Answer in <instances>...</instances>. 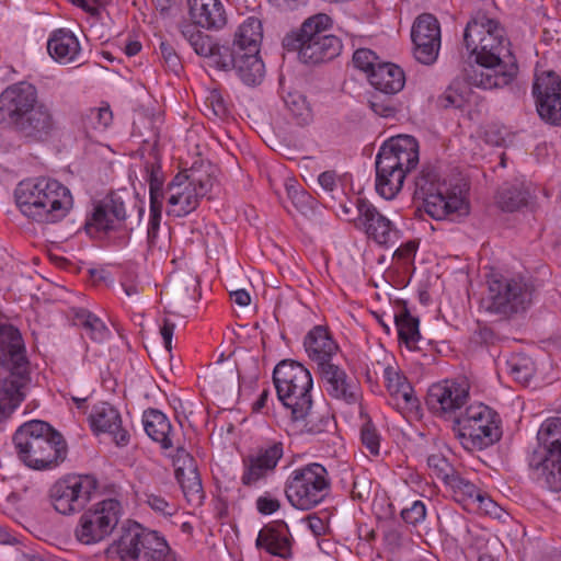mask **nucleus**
I'll return each instance as SVG.
<instances>
[{
	"mask_svg": "<svg viewBox=\"0 0 561 561\" xmlns=\"http://www.w3.org/2000/svg\"><path fill=\"white\" fill-rule=\"evenodd\" d=\"M466 48L476 55L477 66L463 70V80L485 90L508 85L518 72L510 42L496 20L478 12L467 23L463 32Z\"/></svg>",
	"mask_w": 561,
	"mask_h": 561,
	"instance_id": "obj_1",
	"label": "nucleus"
},
{
	"mask_svg": "<svg viewBox=\"0 0 561 561\" xmlns=\"http://www.w3.org/2000/svg\"><path fill=\"white\" fill-rule=\"evenodd\" d=\"M0 124H5L22 137L44 140L55 129L51 110L37 100L36 88L19 82L0 94Z\"/></svg>",
	"mask_w": 561,
	"mask_h": 561,
	"instance_id": "obj_2",
	"label": "nucleus"
},
{
	"mask_svg": "<svg viewBox=\"0 0 561 561\" xmlns=\"http://www.w3.org/2000/svg\"><path fill=\"white\" fill-rule=\"evenodd\" d=\"M14 196L21 213L39 224L58 222L72 208V196L68 187L49 178L20 182Z\"/></svg>",
	"mask_w": 561,
	"mask_h": 561,
	"instance_id": "obj_3",
	"label": "nucleus"
},
{
	"mask_svg": "<svg viewBox=\"0 0 561 561\" xmlns=\"http://www.w3.org/2000/svg\"><path fill=\"white\" fill-rule=\"evenodd\" d=\"M13 444L19 459L34 470L53 469L67 457L62 435L41 420L22 424L13 435Z\"/></svg>",
	"mask_w": 561,
	"mask_h": 561,
	"instance_id": "obj_4",
	"label": "nucleus"
},
{
	"mask_svg": "<svg viewBox=\"0 0 561 561\" xmlns=\"http://www.w3.org/2000/svg\"><path fill=\"white\" fill-rule=\"evenodd\" d=\"M413 184V199L422 202L424 211L433 219L455 222L470 214L462 191L450 188L434 165H423Z\"/></svg>",
	"mask_w": 561,
	"mask_h": 561,
	"instance_id": "obj_5",
	"label": "nucleus"
},
{
	"mask_svg": "<svg viewBox=\"0 0 561 561\" xmlns=\"http://www.w3.org/2000/svg\"><path fill=\"white\" fill-rule=\"evenodd\" d=\"M419 163V144L409 135L386 141L376 157V190L386 199L393 198L402 188L407 175Z\"/></svg>",
	"mask_w": 561,
	"mask_h": 561,
	"instance_id": "obj_6",
	"label": "nucleus"
},
{
	"mask_svg": "<svg viewBox=\"0 0 561 561\" xmlns=\"http://www.w3.org/2000/svg\"><path fill=\"white\" fill-rule=\"evenodd\" d=\"M331 23V18L324 13L308 18L298 30L284 37V48L297 51L299 60L307 65L334 59L341 53L342 43L336 36L328 33Z\"/></svg>",
	"mask_w": 561,
	"mask_h": 561,
	"instance_id": "obj_7",
	"label": "nucleus"
},
{
	"mask_svg": "<svg viewBox=\"0 0 561 561\" xmlns=\"http://www.w3.org/2000/svg\"><path fill=\"white\" fill-rule=\"evenodd\" d=\"M107 553L119 561H178L164 537L136 522L122 527Z\"/></svg>",
	"mask_w": 561,
	"mask_h": 561,
	"instance_id": "obj_8",
	"label": "nucleus"
},
{
	"mask_svg": "<svg viewBox=\"0 0 561 561\" xmlns=\"http://www.w3.org/2000/svg\"><path fill=\"white\" fill-rule=\"evenodd\" d=\"M451 430L467 450L488 448L502 436L497 414L483 403L470 404L455 416Z\"/></svg>",
	"mask_w": 561,
	"mask_h": 561,
	"instance_id": "obj_9",
	"label": "nucleus"
},
{
	"mask_svg": "<svg viewBox=\"0 0 561 561\" xmlns=\"http://www.w3.org/2000/svg\"><path fill=\"white\" fill-rule=\"evenodd\" d=\"M537 447L528 457L529 468L551 491H561V417L546 420L537 433Z\"/></svg>",
	"mask_w": 561,
	"mask_h": 561,
	"instance_id": "obj_10",
	"label": "nucleus"
},
{
	"mask_svg": "<svg viewBox=\"0 0 561 561\" xmlns=\"http://www.w3.org/2000/svg\"><path fill=\"white\" fill-rule=\"evenodd\" d=\"M485 309L501 318L525 312L533 302L534 286L522 276H492L489 282Z\"/></svg>",
	"mask_w": 561,
	"mask_h": 561,
	"instance_id": "obj_11",
	"label": "nucleus"
},
{
	"mask_svg": "<svg viewBox=\"0 0 561 561\" xmlns=\"http://www.w3.org/2000/svg\"><path fill=\"white\" fill-rule=\"evenodd\" d=\"M330 488L327 469L318 462H312L290 473L286 481L285 494L295 508L308 511L325 499Z\"/></svg>",
	"mask_w": 561,
	"mask_h": 561,
	"instance_id": "obj_12",
	"label": "nucleus"
},
{
	"mask_svg": "<svg viewBox=\"0 0 561 561\" xmlns=\"http://www.w3.org/2000/svg\"><path fill=\"white\" fill-rule=\"evenodd\" d=\"M215 178L207 171L191 169L178 173L167 186L168 215L184 217L194 211L199 201L213 188Z\"/></svg>",
	"mask_w": 561,
	"mask_h": 561,
	"instance_id": "obj_13",
	"label": "nucleus"
},
{
	"mask_svg": "<svg viewBox=\"0 0 561 561\" xmlns=\"http://www.w3.org/2000/svg\"><path fill=\"white\" fill-rule=\"evenodd\" d=\"M122 516V505L115 499H106L92 505L80 517L75 530L76 538L84 545H92L108 537Z\"/></svg>",
	"mask_w": 561,
	"mask_h": 561,
	"instance_id": "obj_14",
	"label": "nucleus"
},
{
	"mask_svg": "<svg viewBox=\"0 0 561 561\" xmlns=\"http://www.w3.org/2000/svg\"><path fill=\"white\" fill-rule=\"evenodd\" d=\"M98 489V480L90 474L67 476L56 481L49 494L54 508L69 515L82 511Z\"/></svg>",
	"mask_w": 561,
	"mask_h": 561,
	"instance_id": "obj_15",
	"label": "nucleus"
},
{
	"mask_svg": "<svg viewBox=\"0 0 561 561\" xmlns=\"http://www.w3.org/2000/svg\"><path fill=\"white\" fill-rule=\"evenodd\" d=\"M533 94L540 118L561 126V78L553 71L542 72L534 81Z\"/></svg>",
	"mask_w": 561,
	"mask_h": 561,
	"instance_id": "obj_16",
	"label": "nucleus"
},
{
	"mask_svg": "<svg viewBox=\"0 0 561 561\" xmlns=\"http://www.w3.org/2000/svg\"><path fill=\"white\" fill-rule=\"evenodd\" d=\"M415 59L423 65L435 62L440 48V27L437 19L423 13L416 18L411 31Z\"/></svg>",
	"mask_w": 561,
	"mask_h": 561,
	"instance_id": "obj_17",
	"label": "nucleus"
},
{
	"mask_svg": "<svg viewBox=\"0 0 561 561\" xmlns=\"http://www.w3.org/2000/svg\"><path fill=\"white\" fill-rule=\"evenodd\" d=\"M356 209L357 217L353 219L356 228L362 229L379 245L388 247L394 243L398 230L370 202L357 198Z\"/></svg>",
	"mask_w": 561,
	"mask_h": 561,
	"instance_id": "obj_18",
	"label": "nucleus"
},
{
	"mask_svg": "<svg viewBox=\"0 0 561 561\" xmlns=\"http://www.w3.org/2000/svg\"><path fill=\"white\" fill-rule=\"evenodd\" d=\"M468 398L469 385L466 381L444 380L430 387L426 404L437 415L457 416V411L467 403Z\"/></svg>",
	"mask_w": 561,
	"mask_h": 561,
	"instance_id": "obj_19",
	"label": "nucleus"
},
{
	"mask_svg": "<svg viewBox=\"0 0 561 561\" xmlns=\"http://www.w3.org/2000/svg\"><path fill=\"white\" fill-rule=\"evenodd\" d=\"M289 397L277 394L283 405L290 410L291 420L296 423H302L306 432L310 434H320L327 431L331 425L328 415H322L313 410V402L310 392L293 389Z\"/></svg>",
	"mask_w": 561,
	"mask_h": 561,
	"instance_id": "obj_20",
	"label": "nucleus"
},
{
	"mask_svg": "<svg viewBox=\"0 0 561 561\" xmlns=\"http://www.w3.org/2000/svg\"><path fill=\"white\" fill-rule=\"evenodd\" d=\"M220 70H234L240 80L250 87L260 84L265 76V66L259 53H249L242 48L222 50Z\"/></svg>",
	"mask_w": 561,
	"mask_h": 561,
	"instance_id": "obj_21",
	"label": "nucleus"
},
{
	"mask_svg": "<svg viewBox=\"0 0 561 561\" xmlns=\"http://www.w3.org/2000/svg\"><path fill=\"white\" fill-rule=\"evenodd\" d=\"M0 364L8 373H30L21 333L11 324H0Z\"/></svg>",
	"mask_w": 561,
	"mask_h": 561,
	"instance_id": "obj_22",
	"label": "nucleus"
},
{
	"mask_svg": "<svg viewBox=\"0 0 561 561\" xmlns=\"http://www.w3.org/2000/svg\"><path fill=\"white\" fill-rule=\"evenodd\" d=\"M174 466L176 480L186 501L193 506H199L205 495L195 459L185 449L179 448Z\"/></svg>",
	"mask_w": 561,
	"mask_h": 561,
	"instance_id": "obj_23",
	"label": "nucleus"
},
{
	"mask_svg": "<svg viewBox=\"0 0 561 561\" xmlns=\"http://www.w3.org/2000/svg\"><path fill=\"white\" fill-rule=\"evenodd\" d=\"M284 446L280 442L261 447L256 455L248 456L244 460V472L241 481L244 485L251 486L261 479H264L268 472H272L279 459L283 457Z\"/></svg>",
	"mask_w": 561,
	"mask_h": 561,
	"instance_id": "obj_24",
	"label": "nucleus"
},
{
	"mask_svg": "<svg viewBox=\"0 0 561 561\" xmlns=\"http://www.w3.org/2000/svg\"><path fill=\"white\" fill-rule=\"evenodd\" d=\"M273 381L277 394L289 397L293 389L310 392L312 377L310 371L300 363L285 359L276 365L273 371Z\"/></svg>",
	"mask_w": 561,
	"mask_h": 561,
	"instance_id": "obj_25",
	"label": "nucleus"
},
{
	"mask_svg": "<svg viewBox=\"0 0 561 561\" xmlns=\"http://www.w3.org/2000/svg\"><path fill=\"white\" fill-rule=\"evenodd\" d=\"M327 393L333 399L354 404L358 400L357 386L348 379L346 373L333 364H321L318 368Z\"/></svg>",
	"mask_w": 561,
	"mask_h": 561,
	"instance_id": "obj_26",
	"label": "nucleus"
},
{
	"mask_svg": "<svg viewBox=\"0 0 561 561\" xmlns=\"http://www.w3.org/2000/svg\"><path fill=\"white\" fill-rule=\"evenodd\" d=\"M89 421L95 433L111 434L118 446H126L128 444L129 434L122 427V419L118 411L110 403L101 402L94 405Z\"/></svg>",
	"mask_w": 561,
	"mask_h": 561,
	"instance_id": "obj_27",
	"label": "nucleus"
},
{
	"mask_svg": "<svg viewBox=\"0 0 561 561\" xmlns=\"http://www.w3.org/2000/svg\"><path fill=\"white\" fill-rule=\"evenodd\" d=\"M30 381V373H9L0 381V424L10 419L24 400V389Z\"/></svg>",
	"mask_w": 561,
	"mask_h": 561,
	"instance_id": "obj_28",
	"label": "nucleus"
},
{
	"mask_svg": "<svg viewBox=\"0 0 561 561\" xmlns=\"http://www.w3.org/2000/svg\"><path fill=\"white\" fill-rule=\"evenodd\" d=\"M193 23L206 30H220L227 23L226 11L220 0H187Z\"/></svg>",
	"mask_w": 561,
	"mask_h": 561,
	"instance_id": "obj_29",
	"label": "nucleus"
},
{
	"mask_svg": "<svg viewBox=\"0 0 561 561\" xmlns=\"http://www.w3.org/2000/svg\"><path fill=\"white\" fill-rule=\"evenodd\" d=\"M304 345L308 356L317 363L318 368L321 367V364L331 363L332 356L339 350L337 344L322 325H317L309 331L305 337Z\"/></svg>",
	"mask_w": 561,
	"mask_h": 561,
	"instance_id": "obj_30",
	"label": "nucleus"
},
{
	"mask_svg": "<svg viewBox=\"0 0 561 561\" xmlns=\"http://www.w3.org/2000/svg\"><path fill=\"white\" fill-rule=\"evenodd\" d=\"M255 546L265 549L270 554L287 557L290 549L287 524L284 520H276L264 526L257 535Z\"/></svg>",
	"mask_w": 561,
	"mask_h": 561,
	"instance_id": "obj_31",
	"label": "nucleus"
},
{
	"mask_svg": "<svg viewBox=\"0 0 561 561\" xmlns=\"http://www.w3.org/2000/svg\"><path fill=\"white\" fill-rule=\"evenodd\" d=\"M126 219V208L122 198L115 194L110 195L99 204L87 222V229L95 228L99 231H108L115 228V221Z\"/></svg>",
	"mask_w": 561,
	"mask_h": 561,
	"instance_id": "obj_32",
	"label": "nucleus"
},
{
	"mask_svg": "<svg viewBox=\"0 0 561 561\" xmlns=\"http://www.w3.org/2000/svg\"><path fill=\"white\" fill-rule=\"evenodd\" d=\"M47 50L55 61L68 65L79 59L81 47L78 38L70 31L59 28L50 35Z\"/></svg>",
	"mask_w": 561,
	"mask_h": 561,
	"instance_id": "obj_33",
	"label": "nucleus"
},
{
	"mask_svg": "<svg viewBox=\"0 0 561 561\" xmlns=\"http://www.w3.org/2000/svg\"><path fill=\"white\" fill-rule=\"evenodd\" d=\"M182 34L198 56L209 58L211 65L220 70V59L224 56L222 50H228L229 46H219L209 35L196 30L194 25L184 26Z\"/></svg>",
	"mask_w": 561,
	"mask_h": 561,
	"instance_id": "obj_34",
	"label": "nucleus"
},
{
	"mask_svg": "<svg viewBox=\"0 0 561 561\" xmlns=\"http://www.w3.org/2000/svg\"><path fill=\"white\" fill-rule=\"evenodd\" d=\"M368 80L375 90H380L388 94H396L403 89L405 76L399 66L382 62L378 64L377 69L369 73Z\"/></svg>",
	"mask_w": 561,
	"mask_h": 561,
	"instance_id": "obj_35",
	"label": "nucleus"
},
{
	"mask_svg": "<svg viewBox=\"0 0 561 561\" xmlns=\"http://www.w3.org/2000/svg\"><path fill=\"white\" fill-rule=\"evenodd\" d=\"M263 37L262 23L257 18H248L234 34L229 49L242 48L249 53H260V44Z\"/></svg>",
	"mask_w": 561,
	"mask_h": 561,
	"instance_id": "obj_36",
	"label": "nucleus"
},
{
	"mask_svg": "<svg viewBox=\"0 0 561 561\" xmlns=\"http://www.w3.org/2000/svg\"><path fill=\"white\" fill-rule=\"evenodd\" d=\"M142 424L147 435L161 444L162 448L172 447L170 438L171 424L168 417L160 411L150 409L144 412Z\"/></svg>",
	"mask_w": 561,
	"mask_h": 561,
	"instance_id": "obj_37",
	"label": "nucleus"
},
{
	"mask_svg": "<svg viewBox=\"0 0 561 561\" xmlns=\"http://www.w3.org/2000/svg\"><path fill=\"white\" fill-rule=\"evenodd\" d=\"M388 320H393L398 330L399 340L403 342L408 348H419L417 343L421 340L419 330L420 321L410 313L404 302L402 309L392 317L389 316Z\"/></svg>",
	"mask_w": 561,
	"mask_h": 561,
	"instance_id": "obj_38",
	"label": "nucleus"
},
{
	"mask_svg": "<svg viewBox=\"0 0 561 561\" xmlns=\"http://www.w3.org/2000/svg\"><path fill=\"white\" fill-rule=\"evenodd\" d=\"M73 324L85 330L94 342H103L110 336V330L95 314L83 308H71Z\"/></svg>",
	"mask_w": 561,
	"mask_h": 561,
	"instance_id": "obj_39",
	"label": "nucleus"
},
{
	"mask_svg": "<svg viewBox=\"0 0 561 561\" xmlns=\"http://www.w3.org/2000/svg\"><path fill=\"white\" fill-rule=\"evenodd\" d=\"M529 188L523 183L504 185L497 194V205L504 211H515L527 205Z\"/></svg>",
	"mask_w": 561,
	"mask_h": 561,
	"instance_id": "obj_40",
	"label": "nucleus"
},
{
	"mask_svg": "<svg viewBox=\"0 0 561 561\" xmlns=\"http://www.w3.org/2000/svg\"><path fill=\"white\" fill-rule=\"evenodd\" d=\"M387 389L392 397L397 399L401 398L410 409L417 408L419 400L407 377L394 371H387Z\"/></svg>",
	"mask_w": 561,
	"mask_h": 561,
	"instance_id": "obj_41",
	"label": "nucleus"
},
{
	"mask_svg": "<svg viewBox=\"0 0 561 561\" xmlns=\"http://www.w3.org/2000/svg\"><path fill=\"white\" fill-rule=\"evenodd\" d=\"M284 103L298 125L310 123L312 114L305 95L297 91L288 92L284 96Z\"/></svg>",
	"mask_w": 561,
	"mask_h": 561,
	"instance_id": "obj_42",
	"label": "nucleus"
},
{
	"mask_svg": "<svg viewBox=\"0 0 561 561\" xmlns=\"http://www.w3.org/2000/svg\"><path fill=\"white\" fill-rule=\"evenodd\" d=\"M146 170L149 180L150 207H162L163 198V175L159 164H147Z\"/></svg>",
	"mask_w": 561,
	"mask_h": 561,
	"instance_id": "obj_43",
	"label": "nucleus"
},
{
	"mask_svg": "<svg viewBox=\"0 0 561 561\" xmlns=\"http://www.w3.org/2000/svg\"><path fill=\"white\" fill-rule=\"evenodd\" d=\"M392 94H388L380 90H375L368 99V104L371 111L381 117L394 116L397 108L391 99Z\"/></svg>",
	"mask_w": 561,
	"mask_h": 561,
	"instance_id": "obj_44",
	"label": "nucleus"
},
{
	"mask_svg": "<svg viewBox=\"0 0 561 561\" xmlns=\"http://www.w3.org/2000/svg\"><path fill=\"white\" fill-rule=\"evenodd\" d=\"M427 466L436 476V478L442 479L447 484H449L450 481L458 474L447 458L442 454L430 455L427 457Z\"/></svg>",
	"mask_w": 561,
	"mask_h": 561,
	"instance_id": "obj_45",
	"label": "nucleus"
},
{
	"mask_svg": "<svg viewBox=\"0 0 561 561\" xmlns=\"http://www.w3.org/2000/svg\"><path fill=\"white\" fill-rule=\"evenodd\" d=\"M507 370L518 382L526 383L533 377L534 365L528 357L514 356L506 363Z\"/></svg>",
	"mask_w": 561,
	"mask_h": 561,
	"instance_id": "obj_46",
	"label": "nucleus"
},
{
	"mask_svg": "<svg viewBox=\"0 0 561 561\" xmlns=\"http://www.w3.org/2000/svg\"><path fill=\"white\" fill-rule=\"evenodd\" d=\"M161 211L162 207L151 206L150 218L147 229V243L149 250L158 248L162 250V245L159 243V230L161 224Z\"/></svg>",
	"mask_w": 561,
	"mask_h": 561,
	"instance_id": "obj_47",
	"label": "nucleus"
},
{
	"mask_svg": "<svg viewBox=\"0 0 561 561\" xmlns=\"http://www.w3.org/2000/svg\"><path fill=\"white\" fill-rule=\"evenodd\" d=\"M158 54L160 55V58L164 67L169 71L173 72L176 76L181 72L183 68L181 59L176 54L174 47L170 43L161 41L159 44Z\"/></svg>",
	"mask_w": 561,
	"mask_h": 561,
	"instance_id": "obj_48",
	"label": "nucleus"
},
{
	"mask_svg": "<svg viewBox=\"0 0 561 561\" xmlns=\"http://www.w3.org/2000/svg\"><path fill=\"white\" fill-rule=\"evenodd\" d=\"M378 56L370 49L360 48L357 49L353 55V64L356 68L367 72L368 75L373 70L377 69Z\"/></svg>",
	"mask_w": 561,
	"mask_h": 561,
	"instance_id": "obj_49",
	"label": "nucleus"
},
{
	"mask_svg": "<svg viewBox=\"0 0 561 561\" xmlns=\"http://www.w3.org/2000/svg\"><path fill=\"white\" fill-rule=\"evenodd\" d=\"M448 485L455 489L456 493H460L466 500L473 503L477 501V495L481 493L473 483L462 479L459 474H457Z\"/></svg>",
	"mask_w": 561,
	"mask_h": 561,
	"instance_id": "obj_50",
	"label": "nucleus"
},
{
	"mask_svg": "<svg viewBox=\"0 0 561 561\" xmlns=\"http://www.w3.org/2000/svg\"><path fill=\"white\" fill-rule=\"evenodd\" d=\"M426 508L422 501H414L410 507L403 508L401 512L402 519L413 526L425 519Z\"/></svg>",
	"mask_w": 561,
	"mask_h": 561,
	"instance_id": "obj_51",
	"label": "nucleus"
},
{
	"mask_svg": "<svg viewBox=\"0 0 561 561\" xmlns=\"http://www.w3.org/2000/svg\"><path fill=\"white\" fill-rule=\"evenodd\" d=\"M287 192L299 211L305 213L311 208L313 199L306 191L300 190L295 185H288Z\"/></svg>",
	"mask_w": 561,
	"mask_h": 561,
	"instance_id": "obj_52",
	"label": "nucleus"
},
{
	"mask_svg": "<svg viewBox=\"0 0 561 561\" xmlns=\"http://www.w3.org/2000/svg\"><path fill=\"white\" fill-rule=\"evenodd\" d=\"M362 442L373 455L379 454V435L369 422L362 428Z\"/></svg>",
	"mask_w": 561,
	"mask_h": 561,
	"instance_id": "obj_53",
	"label": "nucleus"
},
{
	"mask_svg": "<svg viewBox=\"0 0 561 561\" xmlns=\"http://www.w3.org/2000/svg\"><path fill=\"white\" fill-rule=\"evenodd\" d=\"M280 503L277 499L270 496H260L256 500V508L263 515H271L278 511Z\"/></svg>",
	"mask_w": 561,
	"mask_h": 561,
	"instance_id": "obj_54",
	"label": "nucleus"
},
{
	"mask_svg": "<svg viewBox=\"0 0 561 561\" xmlns=\"http://www.w3.org/2000/svg\"><path fill=\"white\" fill-rule=\"evenodd\" d=\"M370 493V481L363 479H355L353 482L352 497L356 500H364Z\"/></svg>",
	"mask_w": 561,
	"mask_h": 561,
	"instance_id": "obj_55",
	"label": "nucleus"
},
{
	"mask_svg": "<svg viewBox=\"0 0 561 561\" xmlns=\"http://www.w3.org/2000/svg\"><path fill=\"white\" fill-rule=\"evenodd\" d=\"M89 113L90 117L98 121L99 127L105 128L112 122V112L108 107L91 108Z\"/></svg>",
	"mask_w": 561,
	"mask_h": 561,
	"instance_id": "obj_56",
	"label": "nucleus"
},
{
	"mask_svg": "<svg viewBox=\"0 0 561 561\" xmlns=\"http://www.w3.org/2000/svg\"><path fill=\"white\" fill-rule=\"evenodd\" d=\"M307 523L309 529L317 537L322 536L327 533L328 524L324 519L320 518L316 514L309 515L307 517Z\"/></svg>",
	"mask_w": 561,
	"mask_h": 561,
	"instance_id": "obj_57",
	"label": "nucleus"
},
{
	"mask_svg": "<svg viewBox=\"0 0 561 561\" xmlns=\"http://www.w3.org/2000/svg\"><path fill=\"white\" fill-rule=\"evenodd\" d=\"M146 496H147L146 502L153 511L161 513V514H170L168 512L170 504L162 496L156 495L153 493L146 494Z\"/></svg>",
	"mask_w": 561,
	"mask_h": 561,
	"instance_id": "obj_58",
	"label": "nucleus"
},
{
	"mask_svg": "<svg viewBox=\"0 0 561 561\" xmlns=\"http://www.w3.org/2000/svg\"><path fill=\"white\" fill-rule=\"evenodd\" d=\"M175 330V324L169 319L163 320V325L160 328V334L163 339L164 347L168 352L172 348V336Z\"/></svg>",
	"mask_w": 561,
	"mask_h": 561,
	"instance_id": "obj_59",
	"label": "nucleus"
},
{
	"mask_svg": "<svg viewBox=\"0 0 561 561\" xmlns=\"http://www.w3.org/2000/svg\"><path fill=\"white\" fill-rule=\"evenodd\" d=\"M415 251H416L415 242L409 241L394 251L393 257H397L400 260H408L415 253Z\"/></svg>",
	"mask_w": 561,
	"mask_h": 561,
	"instance_id": "obj_60",
	"label": "nucleus"
},
{
	"mask_svg": "<svg viewBox=\"0 0 561 561\" xmlns=\"http://www.w3.org/2000/svg\"><path fill=\"white\" fill-rule=\"evenodd\" d=\"M207 102L211 105V111L215 116L221 117L226 114V106L220 95L211 94Z\"/></svg>",
	"mask_w": 561,
	"mask_h": 561,
	"instance_id": "obj_61",
	"label": "nucleus"
},
{
	"mask_svg": "<svg viewBox=\"0 0 561 561\" xmlns=\"http://www.w3.org/2000/svg\"><path fill=\"white\" fill-rule=\"evenodd\" d=\"M335 179L336 174L333 171H325L319 175L318 182L325 191H333Z\"/></svg>",
	"mask_w": 561,
	"mask_h": 561,
	"instance_id": "obj_62",
	"label": "nucleus"
},
{
	"mask_svg": "<svg viewBox=\"0 0 561 561\" xmlns=\"http://www.w3.org/2000/svg\"><path fill=\"white\" fill-rule=\"evenodd\" d=\"M231 299L240 307H247L251 302L250 294L244 289H237L230 293Z\"/></svg>",
	"mask_w": 561,
	"mask_h": 561,
	"instance_id": "obj_63",
	"label": "nucleus"
},
{
	"mask_svg": "<svg viewBox=\"0 0 561 561\" xmlns=\"http://www.w3.org/2000/svg\"><path fill=\"white\" fill-rule=\"evenodd\" d=\"M479 510L483 511L486 514H492L496 504L485 494L480 493L477 495V501Z\"/></svg>",
	"mask_w": 561,
	"mask_h": 561,
	"instance_id": "obj_64",
	"label": "nucleus"
}]
</instances>
